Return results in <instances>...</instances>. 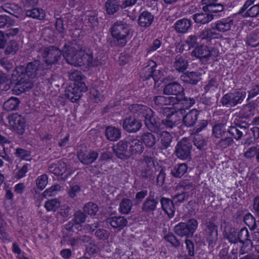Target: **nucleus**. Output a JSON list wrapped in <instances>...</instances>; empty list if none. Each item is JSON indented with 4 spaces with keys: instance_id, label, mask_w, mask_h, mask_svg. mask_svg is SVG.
<instances>
[{
    "instance_id": "nucleus-1",
    "label": "nucleus",
    "mask_w": 259,
    "mask_h": 259,
    "mask_svg": "<svg viewBox=\"0 0 259 259\" xmlns=\"http://www.w3.org/2000/svg\"><path fill=\"white\" fill-rule=\"evenodd\" d=\"M63 56L66 62L74 66H81L85 63V52L80 46H69L65 44L62 49Z\"/></svg>"
},
{
    "instance_id": "nucleus-2",
    "label": "nucleus",
    "mask_w": 259,
    "mask_h": 259,
    "mask_svg": "<svg viewBox=\"0 0 259 259\" xmlns=\"http://www.w3.org/2000/svg\"><path fill=\"white\" fill-rule=\"evenodd\" d=\"M131 30V26L122 21H117L110 28V31L114 38V44L120 47L124 46Z\"/></svg>"
},
{
    "instance_id": "nucleus-3",
    "label": "nucleus",
    "mask_w": 259,
    "mask_h": 259,
    "mask_svg": "<svg viewBox=\"0 0 259 259\" xmlns=\"http://www.w3.org/2000/svg\"><path fill=\"white\" fill-rule=\"evenodd\" d=\"M218 219L213 216L205 221L203 234L209 246L213 247L218 239Z\"/></svg>"
},
{
    "instance_id": "nucleus-4",
    "label": "nucleus",
    "mask_w": 259,
    "mask_h": 259,
    "mask_svg": "<svg viewBox=\"0 0 259 259\" xmlns=\"http://www.w3.org/2000/svg\"><path fill=\"white\" fill-rule=\"evenodd\" d=\"M163 76V72L157 68V65L153 60L148 62V64L143 68L140 74L141 78L143 81L151 80L156 84Z\"/></svg>"
},
{
    "instance_id": "nucleus-5",
    "label": "nucleus",
    "mask_w": 259,
    "mask_h": 259,
    "mask_svg": "<svg viewBox=\"0 0 259 259\" xmlns=\"http://www.w3.org/2000/svg\"><path fill=\"white\" fill-rule=\"evenodd\" d=\"M198 227V222L195 219L188 220L186 223L181 222L175 226L174 232L180 237H191Z\"/></svg>"
},
{
    "instance_id": "nucleus-6",
    "label": "nucleus",
    "mask_w": 259,
    "mask_h": 259,
    "mask_svg": "<svg viewBox=\"0 0 259 259\" xmlns=\"http://www.w3.org/2000/svg\"><path fill=\"white\" fill-rule=\"evenodd\" d=\"M39 51L45 62L46 69H48L50 65L56 64L63 54L62 51L54 46L41 47Z\"/></svg>"
},
{
    "instance_id": "nucleus-7",
    "label": "nucleus",
    "mask_w": 259,
    "mask_h": 259,
    "mask_svg": "<svg viewBox=\"0 0 259 259\" xmlns=\"http://www.w3.org/2000/svg\"><path fill=\"white\" fill-rule=\"evenodd\" d=\"M246 96L245 92L235 90L224 95L221 100L223 106L226 107H235L241 104Z\"/></svg>"
},
{
    "instance_id": "nucleus-8",
    "label": "nucleus",
    "mask_w": 259,
    "mask_h": 259,
    "mask_svg": "<svg viewBox=\"0 0 259 259\" xmlns=\"http://www.w3.org/2000/svg\"><path fill=\"white\" fill-rule=\"evenodd\" d=\"M88 88L84 82H74L73 85L67 87L65 96L72 102H77L85 92Z\"/></svg>"
},
{
    "instance_id": "nucleus-9",
    "label": "nucleus",
    "mask_w": 259,
    "mask_h": 259,
    "mask_svg": "<svg viewBox=\"0 0 259 259\" xmlns=\"http://www.w3.org/2000/svg\"><path fill=\"white\" fill-rule=\"evenodd\" d=\"M192 148V145L190 141L187 138H184L178 142L175 153L180 159L190 160L191 159Z\"/></svg>"
},
{
    "instance_id": "nucleus-10",
    "label": "nucleus",
    "mask_w": 259,
    "mask_h": 259,
    "mask_svg": "<svg viewBox=\"0 0 259 259\" xmlns=\"http://www.w3.org/2000/svg\"><path fill=\"white\" fill-rule=\"evenodd\" d=\"M24 67L25 75L31 79L40 76L42 74V71L46 69L44 63L38 59L27 63Z\"/></svg>"
},
{
    "instance_id": "nucleus-11",
    "label": "nucleus",
    "mask_w": 259,
    "mask_h": 259,
    "mask_svg": "<svg viewBox=\"0 0 259 259\" xmlns=\"http://www.w3.org/2000/svg\"><path fill=\"white\" fill-rule=\"evenodd\" d=\"M162 113L165 117L161 120V123L167 129H172L181 123L177 112L169 111L168 109L165 108L162 110Z\"/></svg>"
},
{
    "instance_id": "nucleus-12",
    "label": "nucleus",
    "mask_w": 259,
    "mask_h": 259,
    "mask_svg": "<svg viewBox=\"0 0 259 259\" xmlns=\"http://www.w3.org/2000/svg\"><path fill=\"white\" fill-rule=\"evenodd\" d=\"M121 124L122 128L130 134L137 133L142 126L141 120L135 116L132 115L126 116L122 120Z\"/></svg>"
},
{
    "instance_id": "nucleus-13",
    "label": "nucleus",
    "mask_w": 259,
    "mask_h": 259,
    "mask_svg": "<svg viewBox=\"0 0 259 259\" xmlns=\"http://www.w3.org/2000/svg\"><path fill=\"white\" fill-rule=\"evenodd\" d=\"M10 124L19 135H22L25 131V119L17 113L12 114L8 117Z\"/></svg>"
},
{
    "instance_id": "nucleus-14",
    "label": "nucleus",
    "mask_w": 259,
    "mask_h": 259,
    "mask_svg": "<svg viewBox=\"0 0 259 259\" xmlns=\"http://www.w3.org/2000/svg\"><path fill=\"white\" fill-rule=\"evenodd\" d=\"M99 156L97 151L92 149L82 148L77 153V157L79 161L83 164L89 165L94 162Z\"/></svg>"
},
{
    "instance_id": "nucleus-15",
    "label": "nucleus",
    "mask_w": 259,
    "mask_h": 259,
    "mask_svg": "<svg viewBox=\"0 0 259 259\" xmlns=\"http://www.w3.org/2000/svg\"><path fill=\"white\" fill-rule=\"evenodd\" d=\"M129 143L125 140L119 141L115 146L113 147V151L115 156L119 159L125 160L130 158L131 153L128 150Z\"/></svg>"
},
{
    "instance_id": "nucleus-16",
    "label": "nucleus",
    "mask_w": 259,
    "mask_h": 259,
    "mask_svg": "<svg viewBox=\"0 0 259 259\" xmlns=\"http://www.w3.org/2000/svg\"><path fill=\"white\" fill-rule=\"evenodd\" d=\"M158 196L154 197V193L150 192L148 197L143 202L142 206V210L145 213L153 212L156 210L159 203Z\"/></svg>"
},
{
    "instance_id": "nucleus-17",
    "label": "nucleus",
    "mask_w": 259,
    "mask_h": 259,
    "mask_svg": "<svg viewBox=\"0 0 259 259\" xmlns=\"http://www.w3.org/2000/svg\"><path fill=\"white\" fill-rule=\"evenodd\" d=\"M85 57V62L91 66L102 65L105 63L106 60V57L103 52H98L94 55L92 53H87Z\"/></svg>"
},
{
    "instance_id": "nucleus-18",
    "label": "nucleus",
    "mask_w": 259,
    "mask_h": 259,
    "mask_svg": "<svg viewBox=\"0 0 259 259\" xmlns=\"http://www.w3.org/2000/svg\"><path fill=\"white\" fill-rule=\"evenodd\" d=\"M184 92V88L178 82H169L164 86L163 93L166 95H174L178 97Z\"/></svg>"
},
{
    "instance_id": "nucleus-19",
    "label": "nucleus",
    "mask_w": 259,
    "mask_h": 259,
    "mask_svg": "<svg viewBox=\"0 0 259 259\" xmlns=\"http://www.w3.org/2000/svg\"><path fill=\"white\" fill-rule=\"evenodd\" d=\"M144 121L146 126L150 132L158 133L160 131L161 121L159 118L155 116L153 111L151 114L146 117Z\"/></svg>"
},
{
    "instance_id": "nucleus-20",
    "label": "nucleus",
    "mask_w": 259,
    "mask_h": 259,
    "mask_svg": "<svg viewBox=\"0 0 259 259\" xmlns=\"http://www.w3.org/2000/svg\"><path fill=\"white\" fill-rule=\"evenodd\" d=\"M175 105L180 104L182 107L180 108L181 114L185 112V109L191 107L195 102V100L193 98H188L185 96L184 92L181 94L178 97H174Z\"/></svg>"
},
{
    "instance_id": "nucleus-21",
    "label": "nucleus",
    "mask_w": 259,
    "mask_h": 259,
    "mask_svg": "<svg viewBox=\"0 0 259 259\" xmlns=\"http://www.w3.org/2000/svg\"><path fill=\"white\" fill-rule=\"evenodd\" d=\"M202 73L198 71H187L181 76V79L184 82L191 85H196L201 79Z\"/></svg>"
},
{
    "instance_id": "nucleus-22",
    "label": "nucleus",
    "mask_w": 259,
    "mask_h": 259,
    "mask_svg": "<svg viewBox=\"0 0 259 259\" xmlns=\"http://www.w3.org/2000/svg\"><path fill=\"white\" fill-rule=\"evenodd\" d=\"M153 132L144 133L140 137L143 144L148 148L155 149L159 138L153 134Z\"/></svg>"
},
{
    "instance_id": "nucleus-23",
    "label": "nucleus",
    "mask_w": 259,
    "mask_h": 259,
    "mask_svg": "<svg viewBox=\"0 0 259 259\" xmlns=\"http://www.w3.org/2000/svg\"><path fill=\"white\" fill-rule=\"evenodd\" d=\"M173 137L167 131H163L160 134L159 143L158 144V148L163 151L171 147Z\"/></svg>"
},
{
    "instance_id": "nucleus-24",
    "label": "nucleus",
    "mask_w": 259,
    "mask_h": 259,
    "mask_svg": "<svg viewBox=\"0 0 259 259\" xmlns=\"http://www.w3.org/2000/svg\"><path fill=\"white\" fill-rule=\"evenodd\" d=\"M199 112L196 109H192L183 116L184 125L188 127L193 126L198 118Z\"/></svg>"
},
{
    "instance_id": "nucleus-25",
    "label": "nucleus",
    "mask_w": 259,
    "mask_h": 259,
    "mask_svg": "<svg viewBox=\"0 0 259 259\" xmlns=\"http://www.w3.org/2000/svg\"><path fill=\"white\" fill-rule=\"evenodd\" d=\"M107 224H110L113 228L120 230L127 224V220L124 217L114 216L108 218L106 220Z\"/></svg>"
},
{
    "instance_id": "nucleus-26",
    "label": "nucleus",
    "mask_w": 259,
    "mask_h": 259,
    "mask_svg": "<svg viewBox=\"0 0 259 259\" xmlns=\"http://www.w3.org/2000/svg\"><path fill=\"white\" fill-rule=\"evenodd\" d=\"M192 21L187 18H183L178 20L174 24V28L178 33H185L192 26Z\"/></svg>"
},
{
    "instance_id": "nucleus-27",
    "label": "nucleus",
    "mask_w": 259,
    "mask_h": 259,
    "mask_svg": "<svg viewBox=\"0 0 259 259\" xmlns=\"http://www.w3.org/2000/svg\"><path fill=\"white\" fill-rule=\"evenodd\" d=\"M159 201L162 209L169 218H172L175 212V206L173 201L170 199L164 197H162Z\"/></svg>"
},
{
    "instance_id": "nucleus-28",
    "label": "nucleus",
    "mask_w": 259,
    "mask_h": 259,
    "mask_svg": "<svg viewBox=\"0 0 259 259\" xmlns=\"http://www.w3.org/2000/svg\"><path fill=\"white\" fill-rule=\"evenodd\" d=\"M87 218L86 214L81 211H76L74 214L72 221L74 223L69 222L66 229L68 231H74V228L77 229V226L85 222Z\"/></svg>"
},
{
    "instance_id": "nucleus-29",
    "label": "nucleus",
    "mask_w": 259,
    "mask_h": 259,
    "mask_svg": "<svg viewBox=\"0 0 259 259\" xmlns=\"http://www.w3.org/2000/svg\"><path fill=\"white\" fill-rule=\"evenodd\" d=\"M132 112L146 119L153 111L150 108L142 105L133 104L130 107Z\"/></svg>"
},
{
    "instance_id": "nucleus-30",
    "label": "nucleus",
    "mask_w": 259,
    "mask_h": 259,
    "mask_svg": "<svg viewBox=\"0 0 259 259\" xmlns=\"http://www.w3.org/2000/svg\"><path fill=\"white\" fill-rule=\"evenodd\" d=\"M233 20L230 17L222 19L214 23L215 29L219 32H225L230 30Z\"/></svg>"
},
{
    "instance_id": "nucleus-31",
    "label": "nucleus",
    "mask_w": 259,
    "mask_h": 259,
    "mask_svg": "<svg viewBox=\"0 0 259 259\" xmlns=\"http://www.w3.org/2000/svg\"><path fill=\"white\" fill-rule=\"evenodd\" d=\"M128 143L131 156L134 154H141L144 151L145 148L141 139L130 140Z\"/></svg>"
},
{
    "instance_id": "nucleus-32",
    "label": "nucleus",
    "mask_w": 259,
    "mask_h": 259,
    "mask_svg": "<svg viewBox=\"0 0 259 259\" xmlns=\"http://www.w3.org/2000/svg\"><path fill=\"white\" fill-rule=\"evenodd\" d=\"M153 20V15L147 11H144L139 15L138 24L141 27H148L152 24Z\"/></svg>"
},
{
    "instance_id": "nucleus-33",
    "label": "nucleus",
    "mask_w": 259,
    "mask_h": 259,
    "mask_svg": "<svg viewBox=\"0 0 259 259\" xmlns=\"http://www.w3.org/2000/svg\"><path fill=\"white\" fill-rule=\"evenodd\" d=\"M243 157L248 160H253L259 164V145L253 146L246 149L243 154Z\"/></svg>"
},
{
    "instance_id": "nucleus-34",
    "label": "nucleus",
    "mask_w": 259,
    "mask_h": 259,
    "mask_svg": "<svg viewBox=\"0 0 259 259\" xmlns=\"http://www.w3.org/2000/svg\"><path fill=\"white\" fill-rule=\"evenodd\" d=\"M105 133L106 138L113 142L117 141L121 136V130L112 126L107 127Z\"/></svg>"
},
{
    "instance_id": "nucleus-35",
    "label": "nucleus",
    "mask_w": 259,
    "mask_h": 259,
    "mask_svg": "<svg viewBox=\"0 0 259 259\" xmlns=\"http://www.w3.org/2000/svg\"><path fill=\"white\" fill-rule=\"evenodd\" d=\"M214 15L207 12L198 13L193 15V19L196 23L207 24L213 19Z\"/></svg>"
},
{
    "instance_id": "nucleus-36",
    "label": "nucleus",
    "mask_w": 259,
    "mask_h": 259,
    "mask_svg": "<svg viewBox=\"0 0 259 259\" xmlns=\"http://www.w3.org/2000/svg\"><path fill=\"white\" fill-rule=\"evenodd\" d=\"M227 133H228V129L226 128V123L217 122L212 126V134L216 138H223Z\"/></svg>"
},
{
    "instance_id": "nucleus-37",
    "label": "nucleus",
    "mask_w": 259,
    "mask_h": 259,
    "mask_svg": "<svg viewBox=\"0 0 259 259\" xmlns=\"http://www.w3.org/2000/svg\"><path fill=\"white\" fill-rule=\"evenodd\" d=\"M207 54L208 47L206 46H197L191 52V55L199 58L202 63L207 61Z\"/></svg>"
},
{
    "instance_id": "nucleus-38",
    "label": "nucleus",
    "mask_w": 259,
    "mask_h": 259,
    "mask_svg": "<svg viewBox=\"0 0 259 259\" xmlns=\"http://www.w3.org/2000/svg\"><path fill=\"white\" fill-rule=\"evenodd\" d=\"M106 11L108 15H112L122 9L121 4L118 0H107L105 4Z\"/></svg>"
},
{
    "instance_id": "nucleus-39",
    "label": "nucleus",
    "mask_w": 259,
    "mask_h": 259,
    "mask_svg": "<svg viewBox=\"0 0 259 259\" xmlns=\"http://www.w3.org/2000/svg\"><path fill=\"white\" fill-rule=\"evenodd\" d=\"M245 132V128L240 125L230 126L228 128V133L231 136V137L237 141L241 139Z\"/></svg>"
},
{
    "instance_id": "nucleus-40",
    "label": "nucleus",
    "mask_w": 259,
    "mask_h": 259,
    "mask_svg": "<svg viewBox=\"0 0 259 259\" xmlns=\"http://www.w3.org/2000/svg\"><path fill=\"white\" fill-rule=\"evenodd\" d=\"M32 79L21 78L19 79L18 82H16V85L18 87V90L21 92H26L31 89L33 87V82Z\"/></svg>"
},
{
    "instance_id": "nucleus-41",
    "label": "nucleus",
    "mask_w": 259,
    "mask_h": 259,
    "mask_svg": "<svg viewBox=\"0 0 259 259\" xmlns=\"http://www.w3.org/2000/svg\"><path fill=\"white\" fill-rule=\"evenodd\" d=\"M188 170L187 164L185 163L176 164L170 169V174L174 177L181 178Z\"/></svg>"
},
{
    "instance_id": "nucleus-42",
    "label": "nucleus",
    "mask_w": 259,
    "mask_h": 259,
    "mask_svg": "<svg viewBox=\"0 0 259 259\" xmlns=\"http://www.w3.org/2000/svg\"><path fill=\"white\" fill-rule=\"evenodd\" d=\"M174 67L179 72H184L188 68V61L185 58L177 56L174 62Z\"/></svg>"
},
{
    "instance_id": "nucleus-43",
    "label": "nucleus",
    "mask_w": 259,
    "mask_h": 259,
    "mask_svg": "<svg viewBox=\"0 0 259 259\" xmlns=\"http://www.w3.org/2000/svg\"><path fill=\"white\" fill-rule=\"evenodd\" d=\"M175 99L174 97H165L163 96H155L153 101L155 105L158 106H163L168 105H175Z\"/></svg>"
},
{
    "instance_id": "nucleus-44",
    "label": "nucleus",
    "mask_w": 259,
    "mask_h": 259,
    "mask_svg": "<svg viewBox=\"0 0 259 259\" xmlns=\"http://www.w3.org/2000/svg\"><path fill=\"white\" fill-rule=\"evenodd\" d=\"M20 101L16 97H11L3 104V108L7 111L16 110L18 109Z\"/></svg>"
},
{
    "instance_id": "nucleus-45",
    "label": "nucleus",
    "mask_w": 259,
    "mask_h": 259,
    "mask_svg": "<svg viewBox=\"0 0 259 259\" xmlns=\"http://www.w3.org/2000/svg\"><path fill=\"white\" fill-rule=\"evenodd\" d=\"M26 16L32 18L43 20L46 17V13L42 9L35 8L25 11Z\"/></svg>"
},
{
    "instance_id": "nucleus-46",
    "label": "nucleus",
    "mask_w": 259,
    "mask_h": 259,
    "mask_svg": "<svg viewBox=\"0 0 259 259\" xmlns=\"http://www.w3.org/2000/svg\"><path fill=\"white\" fill-rule=\"evenodd\" d=\"M164 239L177 249H179L183 247V243L171 232H168L165 235Z\"/></svg>"
},
{
    "instance_id": "nucleus-47",
    "label": "nucleus",
    "mask_w": 259,
    "mask_h": 259,
    "mask_svg": "<svg viewBox=\"0 0 259 259\" xmlns=\"http://www.w3.org/2000/svg\"><path fill=\"white\" fill-rule=\"evenodd\" d=\"M133 206V202L131 199H122L119 204V211L122 214H128L130 212Z\"/></svg>"
},
{
    "instance_id": "nucleus-48",
    "label": "nucleus",
    "mask_w": 259,
    "mask_h": 259,
    "mask_svg": "<svg viewBox=\"0 0 259 259\" xmlns=\"http://www.w3.org/2000/svg\"><path fill=\"white\" fill-rule=\"evenodd\" d=\"M246 44L252 47L259 46L258 30H255L249 34L247 37Z\"/></svg>"
},
{
    "instance_id": "nucleus-49",
    "label": "nucleus",
    "mask_w": 259,
    "mask_h": 259,
    "mask_svg": "<svg viewBox=\"0 0 259 259\" xmlns=\"http://www.w3.org/2000/svg\"><path fill=\"white\" fill-rule=\"evenodd\" d=\"M140 178L144 181H153L155 178L153 170L150 167L143 168L140 172Z\"/></svg>"
},
{
    "instance_id": "nucleus-50",
    "label": "nucleus",
    "mask_w": 259,
    "mask_h": 259,
    "mask_svg": "<svg viewBox=\"0 0 259 259\" xmlns=\"http://www.w3.org/2000/svg\"><path fill=\"white\" fill-rule=\"evenodd\" d=\"M224 237L231 243L236 244L238 242L237 230L235 228H230L227 231H225Z\"/></svg>"
},
{
    "instance_id": "nucleus-51",
    "label": "nucleus",
    "mask_w": 259,
    "mask_h": 259,
    "mask_svg": "<svg viewBox=\"0 0 259 259\" xmlns=\"http://www.w3.org/2000/svg\"><path fill=\"white\" fill-rule=\"evenodd\" d=\"M83 210L85 214L95 216L99 210V207L97 204L89 202L84 205Z\"/></svg>"
},
{
    "instance_id": "nucleus-52",
    "label": "nucleus",
    "mask_w": 259,
    "mask_h": 259,
    "mask_svg": "<svg viewBox=\"0 0 259 259\" xmlns=\"http://www.w3.org/2000/svg\"><path fill=\"white\" fill-rule=\"evenodd\" d=\"M11 81L8 76L0 71V89L4 91H8L10 89Z\"/></svg>"
},
{
    "instance_id": "nucleus-53",
    "label": "nucleus",
    "mask_w": 259,
    "mask_h": 259,
    "mask_svg": "<svg viewBox=\"0 0 259 259\" xmlns=\"http://www.w3.org/2000/svg\"><path fill=\"white\" fill-rule=\"evenodd\" d=\"M193 142L194 145L200 150L203 149L207 143L203 137L199 134H195L194 136Z\"/></svg>"
},
{
    "instance_id": "nucleus-54",
    "label": "nucleus",
    "mask_w": 259,
    "mask_h": 259,
    "mask_svg": "<svg viewBox=\"0 0 259 259\" xmlns=\"http://www.w3.org/2000/svg\"><path fill=\"white\" fill-rule=\"evenodd\" d=\"M12 78L18 82L19 79L27 77L25 75V69L24 66H17L13 70Z\"/></svg>"
},
{
    "instance_id": "nucleus-55",
    "label": "nucleus",
    "mask_w": 259,
    "mask_h": 259,
    "mask_svg": "<svg viewBox=\"0 0 259 259\" xmlns=\"http://www.w3.org/2000/svg\"><path fill=\"white\" fill-rule=\"evenodd\" d=\"M259 14V5L256 4L249 8L243 13L240 14L243 17H255Z\"/></svg>"
},
{
    "instance_id": "nucleus-56",
    "label": "nucleus",
    "mask_w": 259,
    "mask_h": 259,
    "mask_svg": "<svg viewBox=\"0 0 259 259\" xmlns=\"http://www.w3.org/2000/svg\"><path fill=\"white\" fill-rule=\"evenodd\" d=\"M18 50V45L15 40H11L7 45L5 54L7 55L15 54Z\"/></svg>"
},
{
    "instance_id": "nucleus-57",
    "label": "nucleus",
    "mask_w": 259,
    "mask_h": 259,
    "mask_svg": "<svg viewBox=\"0 0 259 259\" xmlns=\"http://www.w3.org/2000/svg\"><path fill=\"white\" fill-rule=\"evenodd\" d=\"M60 202L57 199H53L46 202L45 207L48 211H55L60 207Z\"/></svg>"
},
{
    "instance_id": "nucleus-58",
    "label": "nucleus",
    "mask_w": 259,
    "mask_h": 259,
    "mask_svg": "<svg viewBox=\"0 0 259 259\" xmlns=\"http://www.w3.org/2000/svg\"><path fill=\"white\" fill-rule=\"evenodd\" d=\"M225 6L221 3H214L209 7L207 8L206 12H209L210 14H217L222 12L224 10Z\"/></svg>"
},
{
    "instance_id": "nucleus-59",
    "label": "nucleus",
    "mask_w": 259,
    "mask_h": 259,
    "mask_svg": "<svg viewBox=\"0 0 259 259\" xmlns=\"http://www.w3.org/2000/svg\"><path fill=\"white\" fill-rule=\"evenodd\" d=\"M68 77L71 80L75 81V82H81L83 75L82 73L78 70H71L68 72Z\"/></svg>"
},
{
    "instance_id": "nucleus-60",
    "label": "nucleus",
    "mask_w": 259,
    "mask_h": 259,
    "mask_svg": "<svg viewBox=\"0 0 259 259\" xmlns=\"http://www.w3.org/2000/svg\"><path fill=\"white\" fill-rule=\"evenodd\" d=\"M238 241H242L247 240H251L248 229L246 227L241 228L237 232Z\"/></svg>"
},
{
    "instance_id": "nucleus-61",
    "label": "nucleus",
    "mask_w": 259,
    "mask_h": 259,
    "mask_svg": "<svg viewBox=\"0 0 259 259\" xmlns=\"http://www.w3.org/2000/svg\"><path fill=\"white\" fill-rule=\"evenodd\" d=\"M95 235L98 240L105 241L108 239L110 233L105 229H98L96 231Z\"/></svg>"
},
{
    "instance_id": "nucleus-62",
    "label": "nucleus",
    "mask_w": 259,
    "mask_h": 259,
    "mask_svg": "<svg viewBox=\"0 0 259 259\" xmlns=\"http://www.w3.org/2000/svg\"><path fill=\"white\" fill-rule=\"evenodd\" d=\"M221 139V140L218 143V145L222 149L226 148L234 143L233 139L231 137H226L224 138L223 137Z\"/></svg>"
},
{
    "instance_id": "nucleus-63",
    "label": "nucleus",
    "mask_w": 259,
    "mask_h": 259,
    "mask_svg": "<svg viewBox=\"0 0 259 259\" xmlns=\"http://www.w3.org/2000/svg\"><path fill=\"white\" fill-rule=\"evenodd\" d=\"M80 191V187L75 183L70 185V187L68 189V194L69 196L73 198L76 196L77 194Z\"/></svg>"
},
{
    "instance_id": "nucleus-64",
    "label": "nucleus",
    "mask_w": 259,
    "mask_h": 259,
    "mask_svg": "<svg viewBox=\"0 0 259 259\" xmlns=\"http://www.w3.org/2000/svg\"><path fill=\"white\" fill-rule=\"evenodd\" d=\"M178 186L182 189V191L188 192L194 189V185L188 181H182L178 184Z\"/></svg>"
}]
</instances>
